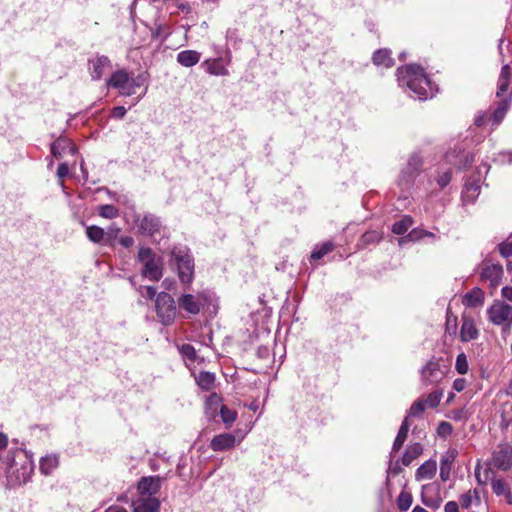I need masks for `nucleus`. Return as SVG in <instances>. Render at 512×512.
<instances>
[{
    "instance_id": "4be33fe9",
    "label": "nucleus",
    "mask_w": 512,
    "mask_h": 512,
    "mask_svg": "<svg viewBox=\"0 0 512 512\" xmlns=\"http://www.w3.org/2000/svg\"><path fill=\"white\" fill-rule=\"evenodd\" d=\"M511 103H512V93H510L508 97H504L503 99H500L498 107L495 109V111L489 118V121L492 123L493 126H497L504 119L506 112Z\"/></svg>"
},
{
    "instance_id": "e2e57ef3",
    "label": "nucleus",
    "mask_w": 512,
    "mask_h": 512,
    "mask_svg": "<svg viewBox=\"0 0 512 512\" xmlns=\"http://www.w3.org/2000/svg\"><path fill=\"white\" fill-rule=\"evenodd\" d=\"M8 444V437L6 434L0 432V450L4 449Z\"/></svg>"
},
{
    "instance_id": "2eb2a0df",
    "label": "nucleus",
    "mask_w": 512,
    "mask_h": 512,
    "mask_svg": "<svg viewBox=\"0 0 512 512\" xmlns=\"http://www.w3.org/2000/svg\"><path fill=\"white\" fill-rule=\"evenodd\" d=\"M159 500L156 497L139 496L132 503L133 512H158Z\"/></svg>"
},
{
    "instance_id": "cd10ccee",
    "label": "nucleus",
    "mask_w": 512,
    "mask_h": 512,
    "mask_svg": "<svg viewBox=\"0 0 512 512\" xmlns=\"http://www.w3.org/2000/svg\"><path fill=\"white\" fill-rule=\"evenodd\" d=\"M491 488L493 493L497 496H503L506 502L512 505V494L507 487V484L501 479H494L491 482Z\"/></svg>"
},
{
    "instance_id": "393cba45",
    "label": "nucleus",
    "mask_w": 512,
    "mask_h": 512,
    "mask_svg": "<svg viewBox=\"0 0 512 512\" xmlns=\"http://www.w3.org/2000/svg\"><path fill=\"white\" fill-rule=\"evenodd\" d=\"M437 470V464L435 460H428L424 462L416 471V480H430L434 477Z\"/></svg>"
},
{
    "instance_id": "b1692460",
    "label": "nucleus",
    "mask_w": 512,
    "mask_h": 512,
    "mask_svg": "<svg viewBox=\"0 0 512 512\" xmlns=\"http://www.w3.org/2000/svg\"><path fill=\"white\" fill-rule=\"evenodd\" d=\"M457 456L455 449L448 450L440 461V477L443 481H447L450 476L451 466Z\"/></svg>"
},
{
    "instance_id": "09e8293b",
    "label": "nucleus",
    "mask_w": 512,
    "mask_h": 512,
    "mask_svg": "<svg viewBox=\"0 0 512 512\" xmlns=\"http://www.w3.org/2000/svg\"><path fill=\"white\" fill-rule=\"evenodd\" d=\"M181 353L188 357L189 359L194 360L196 358L195 348L190 344H184L181 347Z\"/></svg>"
},
{
    "instance_id": "0eeeda50",
    "label": "nucleus",
    "mask_w": 512,
    "mask_h": 512,
    "mask_svg": "<svg viewBox=\"0 0 512 512\" xmlns=\"http://www.w3.org/2000/svg\"><path fill=\"white\" fill-rule=\"evenodd\" d=\"M210 300V295L206 291L198 292L196 294L186 293L178 298L179 307L191 315H196L200 312L207 302Z\"/></svg>"
},
{
    "instance_id": "bb28decb",
    "label": "nucleus",
    "mask_w": 512,
    "mask_h": 512,
    "mask_svg": "<svg viewBox=\"0 0 512 512\" xmlns=\"http://www.w3.org/2000/svg\"><path fill=\"white\" fill-rule=\"evenodd\" d=\"M200 60V53L194 50L181 51L177 55V61L182 66L191 67L196 65Z\"/></svg>"
},
{
    "instance_id": "f03ea898",
    "label": "nucleus",
    "mask_w": 512,
    "mask_h": 512,
    "mask_svg": "<svg viewBox=\"0 0 512 512\" xmlns=\"http://www.w3.org/2000/svg\"><path fill=\"white\" fill-rule=\"evenodd\" d=\"M7 481L10 486H21L28 483L34 472L31 456L23 449H16L7 456Z\"/></svg>"
},
{
    "instance_id": "f3484780",
    "label": "nucleus",
    "mask_w": 512,
    "mask_h": 512,
    "mask_svg": "<svg viewBox=\"0 0 512 512\" xmlns=\"http://www.w3.org/2000/svg\"><path fill=\"white\" fill-rule=\"evenodd\" d=\"M236 444V438L233 434L223 433L212 438L210 447L214 451H225L232 449Z\"/></svg>"
},
{
    "instance_id": "6e6552de",
    "label": "nucleus",
    "mask_w": 512,
    "mask_h": 512,
    "mask_svg": "<svg viewBox=\"0 0 512 512\" xmlns=\"http://www.w3.org/2000/svg\"><path fill=\"white\" fill-rule=\"evenodd\" d=\"M489 320L498 326L509 328L512 325V306L495 301L487 310Z\"/></svg>"
},
{
    "instance_id": "58836bf2",
    "label": "nucleus",
    "mask_w": 512,
    "mask_h": 512,
    "mask_svg": "<svg viewBox=\"0 0 512 512\" xmlns=\"http://www.w3.org/2000/svg\"><path fill=\"white\" fill-rule=\"evenodd\" d=\"M443 393L440 390L431 392L424 401L425 405L429 408H435L439 405L442 399Z\"/></svg>"
},
{
    "instance_id": "7ed1b4c3",
    "label": "nucleus",
    "mask_w": 512,
    "mask_h": 512,
    "mask_svg": "<svg viewBox=\"0 0 512 512\" xmlns=\"http://www.w3.org/2000/svg\"><path fill=\"white\" fill-rule=\"evenodd\" d=\"M169 265L178 272L182 283H190L194 274V263L186 247H173L170 252Z\"/></svg>"
},
{
    "instance_id": "680f3d73",
    "label": "nucleus",
    "mask_w": 512,
    "mask_h": 512,
    "mask_svg": "<svg viewBox=\"0 0 512 512\" xmlns=\"http://www.w3.org/2000/svg\"><path fill=\"white\" fill-rule=\"evenodd\" d=\"M452 414H453L452 418L455 420H461V419H465L467 417L466 411L463 409L452 411Z\"/></svg>"
},
{
    "instance_id": "49530a36",
    "label": "nucleus",
    "mask_w": 512,
    "mask_h": 512,
    "mask_svg": "<svg viewBox=\"0 0 512 512\" xmlns=\"http://www.w3.org/2000/svg\"><path fill=\"white\" fill-rule=\"evenodd\" d=\"M221 403V397L216 394V393H212L208 398H207V401H206V405L209 409H214L216 410L217 407L220 405Z\"/></svg>"
},
{
    "instance_id": "5fc2aeb1",
    "label": "nucleus",
    "mask_w": 512,
    "mask_h": 512,
    "mask_svg": "<svg viewBox=\"0 0 512 512\" xmlns=\"http://www.w3.org/2000/svg\"><path fill=\"white\" fill-rule=\"evenodd\" d=\"M68 173H69L68 165L66 163H61L57 169V176L60 179H63L68 175Z\"/></svg>"
},
{
    "instance_id": "c85d7f7f",
    "label": "nucleus",
    "mask_w": 512,
    "mask_h": 512,
    "mask_svg": "<svg viewBox=\"0 0 512 512\" xmlns=\"http://www.w3.org/2000/svg\"><path fill=\"white\" fill-rule=\"evenodd\" d=\"M423 452L422 445L420 443H414L406 449L403 457L402 464L409 466L416 458H418Z\"/></svg>"
},
{
    "instance_id": "13d9d810",
    "label": "nucleus",
    "mask_w": 512,
    "mask_h": 512,
    "mask_svg": "<svg viewBox=\"0 0 512 512\" xmlns=\"http://www.w3.org/2000/svg\"><path fill=\"white\" fill-rule=\"evenodd\" d=\"M501 295L506 300L512 302V286H504L501 290Z\"/></svg>"
},
{
    "instance_id": "a19ab883",
    "label": "nucleus",
    "mask_w": 512,
    "mask_h": 512,
    "mask_svg": "<svg viewBox=\"0 0 512 512\" xmlns=\"http://www.w3.org/2000/svg\"><path fill=\"white\" fill-rule=\"evenodd\" d=\"M381 234L377 231H369L362 235L361 242L363 246L379 242Z\"/></svg>"
},
{
    "instance_id": "473e14b6",
    "label": "nucleus",
    "mask_w": 512,
    "mask_h": 512,
    "mask_svg": "<svg viewBox=\"0 0 512 512\" xmlns=\"http://www.w3.org/2000/svg\"><path fill=\"white\" fill-rule=\"evenodd\" d=\"M86 235L94 243H101L105 240L104 229L96 225L88 226L86 228Z\"/></svg>"
},
{
    "instance_id": "1a4fd4ad",
    "label": "nucleus",
    "mask_w": 512,
    "mask_h": 512,
    "mask_svg": "<svg viewBox=\"0 0 512 512\" xmlns=\"http://www.w3.org/2000/svg\"><path fill=\"white\" fill-rule=\"evenodd\" d=\"M445 372L441 369L438 361H429L421 371V380L424 385H436L442 381Z\"/></svg>"
},
{
    "instance_id": "20e7f679",
    "label": "nucleus",
    "mask_w": 512,
    "mask_h": 512,
    "mask_svg": "<svg viewBox=\"0 0 512 512\" xmlns=\"http://www.w3.org/2000/svg\"><path fill=\"white\" fill-rule=\"evenodd\" d=\"M137 260L142 265L141 274L144 278L151 281H158L162 277V259L157 256L152 249L148 247H140Z\"/></svg>"
},
{
    "instance_id": "ea45409f",
    "label": "nucleus",
    "mask_w": 512,
    "mask_h": 512,
    "mask_svg": "<svg viewBox=\"0 0 512 512\" xmlns=\"http://www.w3.org/2000/svg\"><path fill=\"white\" fill-rule=\"evenodd\" d=\"M455 368L460 374H466L469 369L467 357L464 353L457 355Z\"/></svg>"
},
{
    "instance_id": "0e129e2a",
    "label": "nucleus",
    "mask_w": 512,
    "mask_h": 512,
    "mask_svg": "<svg viewBox=\"0 0 512 512\" xmlns=\"http://www.w3.org/2000/svg\"><path fill=\"white\" fill-rule=\"evenodd\" d=\"M486 122V115L485 114H479L475 118V124L477 126H482Z\"/></svg>"
},
{
    "instance_id": "f8f14e48",
    "label": "nucleus",
    "mask_w": 512,
    "mask_h": 512,
    "mask_svg": "<svg viewBox=\"0 0 512 512\" xmlns=\"http://www.w3.org/2000/svg\"><path fill=\"white\" fill-rule=\"evenodd\" d=\"M503 267L500 264L485 263L480 272L482 281H488L492 288H496L503 277Z\"/></svg>"
},
{
    "instance_id": "72a5a7b5",
    "label": "nucleus",
    "mask_w": 512,
    "mask_h": 512,
    "mask_svg": "<svg viewBox=\"0 0 512 512\" xmlns=\"http://www.w3.org/2000/svg\"><path fill=\"white\" fill-rule=\"evenodd\" d=\"M413 220L409 216L403 217L401 220L395 222L392 226L393 233L397 235H402L408 231V229L412 226Z\"/></svg>"
},
{
    "instance_id": "338daca9",
    "label": "nucleus",
    "mask_w": 512,
    "mask_h": 512,
    "mask_svg": "<svg viewBox=\"0 0 512 512\" xmlns=\"http://www.w3.org/2000/svg\"><path fill=\"white\" fill-rule=\"evenodd\" d=\"M399 430L408 433V431H409V423H408L407 418L404 419V421L402 422Z\"/></svg>"
},
{
    "instance_id": "3c124183",
    "label": "nucleus",
    "mask_w": 512,
    "mask_h": 512,
    "mask_svg": "<svg viewBox=\"0 0 512 512\" xmlns=\"http://www.w3.org/2000/svg\"><path fill=\"white\" fill-rule=\"evenodd\" d=\"M140 293L143 297L152 299L156 295V290L152 286L142 287Z\"/></svg>"
},
{
    "instance_id": "4d7b16f0",
    "label": "nucleus",
    "mask_w": 512,
    "mask_h": 512,
    "mask_svg": "<svg viewBox=\"0 0 512 512\" xmlns=\"http://www.w3.org/2000/svg\"><path fill=\"white\" fill-rule=\"evenodd\" d=\"M126 114V109L123 106H117L112 111V116L115 118H123Z\"/></svg>"
},
{
    "instance_id": "9d476101",
    "label": "nucleus",
    "mask_w": 512,
    "mask_h": 512,
    "mask_svg": "<svg viewBox=\"0 0 512 512\" xmlns=\"http://www.w3.org/2000/svg\"><path fill=\"white\" fill-rule=\"evenodd\" d=\"M421 500L425 506L431 509H438L443 501L439 485L436 483L424 485L421 491Z\"/></svg>"
},
{
    "instance_id": "5701e85b",
    "label": "nucleus",
    "mask_w": 512,
    "mask_h": 512,
    "mask_svg": "<svg viewBox=\"0 0 512 512\" xmlns=\"http://www.w3.org/2000/svg\"><path fill=\"white\" fill-rule=\"evenodd\" d=\"M484 299L485 296L483 290L475 287L464 295L463 304L466 307L476 308L483 305Z\"/></svg>"
},
{
    "instance_id": "c9c22d12",
    "label": "nucleus",
    "mask_w": 512,
    "mask_h": 512,
    "mask_svg": "<svg viewBox=\"0 0 512 512\" xmlns=\"http://www.w3.org/2000/svg\"><path fill=\"white\" fill-rule=\"evenodd\" d=\"M220 415L224 424L232 425V423L236 420L237 413L228 407L221 405L220 406Z\"/></svg>"
},
{
    "instance_id": "aec40b11",
    "label": "nucleus",
    "mask_w": 512,
    "mask_h": 512,
    "mask_svg": "<svg viewBox=\"0 0 512 512\" xmlns=\"http://www.w3.org/2000/svg\"><path fill=\"white\" fill-rule=\"evenodd\" d=\"M421 166V157L417 154H412L408 160L407 167L401 173V179L406 182L411 181L416 175H418Z\"/></svg>"
},
{
    "instance_id": "de8ad7c7",
    "label": "nucleus",
    "mask_w": 512,
    "mask_h": 512,
    "mask_svg": "<svg viewBox=\"0 0 512 512\" xmlns=\"http://www.w3.org/2000/svg\"><path fill=\"white\" fill-rule=\"evenodd\" d=\"M499 252L505 258L512 256V242L505 241L501 243L499 245Z\"/></svg>"
},
{
    "instance_id": "423d86ee",
    "label": "nucleus",
    "mask_w": 512,
    "mask_h": 512,
    "mask_svg": "<svg viewBox=\"0 0 512 512\" xmlns=\"http://www.w3.org/2000/svg\"><path fill=\"white\" fill-rule=\"evenodd\" d=\"M156 312L161 323L170 325L176 317V305L174 299L165 292L158 294L156 298Z\"/></svg>"
},
{
    "instance_id": "603ef678",
    "label": "nucleus",
    "mask_w": 512,
    "mask_h": 512,
    "mask_svg": "<svg viewBox=\"0 0 512 512\" xmlns=\"http://www.w3.org/2000/svg\"><path fill=\"white\" fill-rule=\"evenodd\" d=\"M447 331L449 333H456V317H451L449 314L447 315L446 321Z\"/></svg>"
},
{
    "instance_id": "f704fd0d",
    "label": "nucleus",
    "mask_w": 512,
    "mask_h": 512,
    "mask_svg": "<svg viewBox=\"0 0 512 512\" xmlns=\"http://www.w3.org/2000/svg\"><path fill=\"white\" fill-rule=\"evenodd\" d=\"M98 214L103 218L113 219L118 217L119 211L113 205L106 204L98 207Z\"/></svg>"
},
{
    "instance_id": "37998d69",
    "label": "nucleus",
    "mask_w": 512,
    "mask_h": 512,
    "mask_svg": "<svg viewBox=\"0 0 512 512\" xmlns=\"http://www.w3.org/2000/svg\"><path fill=\"white\" fill-rule=\"evenodd\" d=\"M451 177H452L451 170H446L443 173H441L440 175H438V177L436 179L437 184L441 188H444L450 183Z\"/></svg>"
},
{
    "instance_id": "9b49d317",
    "label": "nucleus",
    "mask_w": 512,
    "mask_h": 512,
    "mask_svg": "<svg viewBox=\"0 0 512 512\" xmlns=\"http://www.w3.org/2000/svg\"><path fill=\"white\" fill-rule=\"evenodd\" d=\"M492 463L501 470H510L512 468V447L508 444L498 445L493 452Z\"/></svg>"
},
{
    "instance_id": "4468645a",
    "label": "nucleus",
    "mask_w": 512,
    "mask_h": 512,
    "mask_svg": "<svg viewBox=\"0 0 512 512\" xmlns=\"http://www.w3.org/2000/svg\"><path fill=\"white\" fill-rule=\"evenodd\" d=\"M160 490L159 477H144L138 483L139 496L155 497Z\"/></svg>"
},
{
    "instance_id": "e433bc0d",
    "label": "nucleus",
    "mask_w": 512,
    "mask_h": 512,
    "mask_svg": "<svg viewBox=\"0 0 512 512\" xmlns=\"http://www.w3.org/2000/svg\"><path fill=\"white\" fill-rule=\"evenodd\" d=\"M333 250V244L331 242H326L322 244L320 247H317L311 253V259L319 260L327 253Z\"/></svg>"
},
{
    "instance_id": "c756f323",
    "label": "nucleus",
    "mask_w": 512,
    "mask_h": 512,
    "mask_svg": "<svg viewBox=\"0 0 512 512\" xmlns=\"http://www.w3.org/2000/svg\"><path fill=\"white\" fill-rule=\"evenodd\" d=\"M195 379L201 389L209 391L214 387L216 378L214 373L202 371Z\"/></svg>"
},
{
    "instance_id": "6e6d98bb",
    "label": "nucleus",
    "mask_w": 512,
    "mask_h": 512,
    "mask_svg": "<svg viewBox=\"0 0 512 512\" xmlns=\"http://www.w3.org/2000/svg\"><path fill=\"white\" fill-rule=\"evenodd\" d=\"M465 387H466V381L463 378H458L453 383V388L458 392L463 391L465 389Z\"/></svg>"
},
{
    "instance_id": "774afa93",
    "label": "nucleus",
    "mask_w": 512,
    "mask_h": 512,
    "mask_svg": "<svg viewBox=\"0 0 512 512\" xmlns=\"http://www.w3.org/2000/svg\"><path fill=\"white\" fill-rule=\"evenodd\" d=\"M412 512H428V511L420 506H416V507H414Z\"/></svg>"
},
{
    "instance_id": "c03bdc74",
    "label": "nucleus",
    "mask_w": 512,
    "mask_h": 512,
    "mask_svg": "<svg viewBox=\"0 0 512 512\" xmlns=\"http://www.w3.org/2000/svg\"><path fill=\"white\" fill-rule=\"evenodd\" d=\"M120 232V228L116 225H111L107 232H105V240L108 244L112 245V240L116 239Z\"/></svg>"
},
{
    "instance_id": "7c9ffc66",
    "label": "nucleus",
    "mask_w": 512,
    "mask_h": 512,
    "mask_svg": "<svg viewBox=\"0 0 512 512\" xmlns=\"http://www.w3.org/2000/svg\"><path fill=\"white\" fill-rule=\"evenodd\" d=\"M373 63L376 66H384L389 68L393 65L390 51L387 49H379L373 54Z\"/></svg>"
},
{
    "instance_id": "a878e982",
    "label": "nucleus",
    "mask_w": 512,
    "mask_h": 512,
    "mask_svg": "<svg viewBox=\"0 0 512 512\" xmlns=\"http://www.w3.org/2000/svg\"><path fill=\"white\" fill-rule=\"evenodd\" d=\"M59 465L56 454L46 455L40 459L39 470L44 475H50Z\"/></svg>"
},
{
    "instance_id": "f257e3e1",
    "label": "nucleus",
    "mask_w": 512,
    "mask_h": 512,
    "mask_svg": "<svg viewBox=\"0 0 512 512\" xmlns=\"http://www.w3.org/2000/svg\"><path fill=\"white\" fill-rule=\"evenodd\" d=\"M398 83L406 86L420 100L433 97L435 89L423 69L417 65H407L397 69Z\"/></svg>"
},
{
    "instance_id": "39448f33",
    "label": "nucleus",
    "mask_w": 512,
    "mask_h": 512,
    "mask_svg": "<svg viewBox=\"0 0 512 512\" xmlns=\"http://www.w3.org/2000/svg\"><path fill=\"white\" fill-rule=\"evenodd\" d=\"M145 81L144 75L131 78L125 70H118L107 80V85L117 89L123 96H131L136 93V88L142 86Z\"/></svg>"
},
{
    "instance_id": "79ce46f5",
    "label": "nucleus",
    "mask_w": 512,
    "mask_h": 512,
    "mask_svg": "<svg viewBox=\"0 0 512 512\" xmlns=\"http://www.w3.org/2000/svg\"><path fill=\"white\" fill-rule=\"evenodd\" d=\"M426 407L423 399H419L412 404L408 416L417 417L424 412Z\"/></svg>"
},
{
    "instance_id": "4c0bfd02",
    "label": "nucleus",
    "mask_w": 512,
    "mask_h": 512,
    "mask_svg": "<svg viewBox=\"0 0 512 512\" xmlns=\"http://www.w3.org/2000/svg\"><path fill=\"white\" fill-rule=\"evenodd\" d=\"M412 495L409 492L402 491L397 499L398 507L402 511H406L412 505Z\"/></svg>"
},
{
    "instance_id": "2f4dec72",
    "label": "nucleus",
    "mask_w": 512,
    "mask_h": 512,
    "mask_svg": "<svg viewBox=\"0 0 512 512\" xmlns=\"http://www.w3.org/2000/svg\"><path fill=\"white\" fill-rule=\"evenodd\" d=\"M65 149H69L72 154L75 153L74 146L67 139H58L51 145V152L57 158L62 156Z\"/></svg>"
},
{
    "instance_id": "6ab92c4d",
    "label": "nucleus",
    "mask_w": 512,
    "mask_h": 512,
    "mask_svg": "<svg viewBox=\"0 0 512 512\" xmlns=\"http://www.w3.org/2000/svg\"><path fill=\"white\" fill-rule=\"evenodd\" d=\"M111 62L106 56H98L90 60V74L93 80H99L106 69L110 68Z\"/></svg>"
},
{
    "instance_id": "864d4df0",
    "label": "nucleus",
    "mask_w": 512,
    "mask_h": 512,
    "mask_svg": "<svg viewBox=\"0 0 512 512\" xmlns=\"http://www.w3.org/2000/svg\"><path fill=\"white\" fill-rule=\"evenodd\" d=\"M210 73L215 75H227L228 71L225 67L218 64H214L210 67Z\"/></svg>"
},
{
    "instance_id": "412c9836",
    "label": "nucleus",
    "mask_w": 512,
    "mask_h": 512,
    "mask_svg": "<svg viewBox=\"0 0 512 512\" xmlns=\"http://www.w3.org/2000/svg\"><path fill=\"white\" fill-rule=\"evenodd\" d=\"M481 505L480 493L477 489H470L459 497L458 506L470 510Z\"/></svg>"
},
{
    "instance_id": "dca6fc26",
    "label": "nucleus",
    "mask_w": 512,
    "mask_h": 512,
    "mask_svg": "<svg viewBox=\"0 0 512 512\" xmlns=\"http://www.w3.org/2000/svg\"><path fill=\"white\" fill-rule=\"evenodd\" d=\"M479 336V331L475 325L474 320L467 315L462 316V325L460 330V340L468 342L475 340Z\"/></svg>"
},
{
    "instance_id": "bf43d9fd",
    "label": "nucleus",
    "mask_w": 512,
    "mask_h": 512,
    "mask_svg": "<svg viewBox=\"0 0 512 512\" xmlns=\"http://www.w3.org/2000/svg\"><path fill=\"white\" fill-rule=\"evenodd\" d=\"M119 243L126 248L131 247L134 244V239L130 236H122L119 239Z\"/></svg>"
},
{
    "instance_id": "8fccbe9b",
    "label": "nucleus",
    "mask_w": 512,
    "mask_h": 512,
    "mask_svg": "<svg viewBox=\"0 0 512 512\" xmlns=\"http://www.w3.org/2000/svg\"><path fill=\"white\" fill-rule=\"evenodd\" d=\"M437 432L441 436H447L450 435L452 432V426L448 422H441L438 426Z\"/></svg>"
},
{
    "instance_id": "69168bd1",
    "label": "nucleus",
    "mask_w": 512,
    "mask_h": 512,
    "mask_svg": "<svg viewBox=\"0 0 512 512\" xmlns=\"http://www.w3.org/2000/svg\"><path fill=\"white\" fill-rule=\"evenodd\" d=\"M105 512H127L124 508L119 506H111Z\"/></svg>"
},
{
    "instance_id": "052dcab7",
    "label": "nucleus",
    "mask_w": 512,
    "mask_h": 512,
    "mask_svg": "<svg viewBox=\"0 0 512 512\" xmlns=\"http://www.w3.org/2000/svg\"><path fill=\"white\" fill-rule=\"evenodd\" d=\"M466 193H471V195L477 196L479 194V186L476 184H470L466 186Z\"/></svg>"
},
{
    "instance_id": "ddd939ff",
    "label": "nucleus",
    "mask_w": 512,
    "mask_h": 512,
    "mask_svg": "<svg viewBox=\"0 0 512 512\" xmlns=\"http://www.w3.org/2000/svg\"><path fill=\"white\" fill-rule=\"evenodd\" d=\"M510 93H512V73L509 64H505L499 75L496 96L503 99L508 97Z\"/></svg>"
},
{
    "instance_id": "a18cd8bd",
    "label": "nucleus",
    "mask_w": 512,
    "mask_h": 512,
    "mask_svg": "<svg viewBox=\"0 0 512 512\" xmlns=\"http://www.w3.org/2000/svg\"><path fill=\"white\" fill-rule=\"evenodd\" d=\"M407 435H408V433H406V432H403V431H400V430L398 431V434L396 436V439H395V441L393 443V448H392V450L394 452H396V451L401 449V447L403 446V444H404V442H405V440L407 438Z\"/></svg>"
},
{
    "instance_id": "a211bd4d",
    "label": "nucleus",
    "mask_w": 512,
    "mask_h": 512,
    "mask_svg": "<svg viewBox=\"0 0 512 512\" xmlns=\"http://www.w3.org/2000/svg\"><path fill=\"white\" fill-rule=\"evenodd\" d=\"M160 227H161V222H160L159 218L154 215L147 214V215H144L139 220L138 228H139V231L143 234L152 236L155 233L159 232Z\"/></svg>"
}]
</instances>
